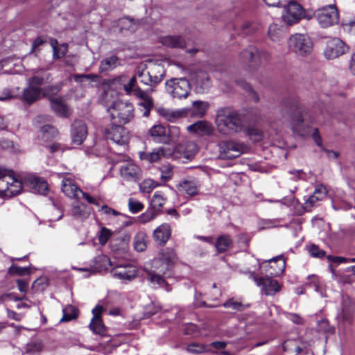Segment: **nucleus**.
Here are the masks:
<instances>
[{
    "mask_svg": "<svg viewBox=\"0 0 355 355\" xmlns=\"http://www.w3.org/2000/svg\"><path fill=\"white\" fill-rule=\"evenodd\" d=\"M118 58L116 55H112L102 60L99 65V72L103 73L113 69L117 65Z\"/></svg>",
    "mask_w": 355,
    "mask_h": 355,
    "instance_id": "39",
    "label": "nucleus"
},
{
    "mask_svg": "<svg viewBox=\"0 0 355 355\" xmlns=\"http://www.w3.org/2000/svg\"><path fill=\"white\" fill-rule=\"evenodd\" d=\"M347 50L348 47L342 40L339 38H333L327 41L324 55L326 58L333 60L345 53Z\"/></svg>",
    "mask_w": 355,
    "mask_h": 355,
    "instance_id": "17",
    "label": "nucleus"
},
{
    "mask_svg": "<svg viewBox=\"0 0 355 355\" xmlns=\"http://www.w3.org/2000/svg\"><path fill=\"white\" fill-rule=\"evenodd\" d=\"M137 77L141 83L147 86L155 87L154 82L151 79L152 76H150L148 71H146L145 69L138 71Z\"/></svg>",
    "mask_w": 355,
    "mask_h": 355,
    "instance_id": "44",
    "label": "nucleus"
},
{
    "mask_svg": "<svg viewBox=\"0 0 355 355\" xmlns=\"http://www.w3.org/2000/svg\"><path fill=\"white\" fill-rule=\"evenodd\" d=\"M190 155L185 150L184 146L179 144L175 148L159 147L154 149L151 153L141 152L139 153V157L142 160L153 163L159 161L162 157L164 158H185L189 159Z\"/></svg>",
    "mask_w": 355,
    "mask_h": 355,
    "instance_id": "4",
    "label": "nucleus"
},
{
    "mask_svg": "<svg viewBox=\"0 0 355 355\" xmlns=\"http://www.w3.org/2000/svg\"><path fill=\"white\" fill-rule=\"evenodd\" d=\"M148 72L155 86L162 81L165 76V71L161 65H154Z\"/></svg>",
    "mask_w": 355,
    "mask_h": 355,
    "instance_id": "40",
    "label": "nucleus"
},
{
    "mask_svg": "<svg viewBox=\"0 0 355 355\" xmlns=\"http://www.w3.org/2000/svg\"><path fill=\"white\" fill-rule=\"evenodd\" d=\"M245 132L246 135L248 136H249L251 139H252L254 141H256V142L261 141L263 137L262 131L258 128H246L245 130Z\"/></svg>",
    "mask_w": 355,
    "mask_h": 355,
    "instance_id": "50",
    "label": "nucleus"
},
{
    "mask_svg": "<svg viewBox=\"0 0 355 355\" xmlns=\"http://www.w3.org/2000/svg\"><path fill=\"white\" fill-rule=\"evenodd\" d=\"M65 173H58L59 178H62V192L70 198L80 199L79 193L81 189L74 183L73 180L65 177Z\"/></svg>",
    "mask_w": 355,
    "mask_h": 355,
    "instance_id": "21",
    "label": "nucleus"
},
{
    "mask_svg": "<svg viewBox=\"0 0 355 355\" xmlns=\"http://www.w3.org/2000/svg\"><path fill=\"white\" fill-rule=\"evenodd\" d=\"M166 89L173 98H186L190 91V84L184 78H172L166 83Z\"/></svg>",
    "mask_w": 355,
    "mask_h": 355,
    "instance_id": "12",
    "label": "nucleus"
},
{
    "mask_svg": "<svg viewBox=\"0 0 355 355\" xmlns=\"http://www.w3.org/2000/svg\"><path fill=\"white\" fill-rule=\"evenodd\" d=\"M71 135L73 143L80 145L87 135V127L81 120L75 121L71 125Z\"/></svg>",
    "mask_w": 355,
    "mask_h": 355,
    "instance_id": "22",
    "label": "nucleus"
},
{
    "mask_svg": "<svg viewBox=\"0 0 355 355\" xmlns=\"http://www.w3.org/2000/svg\"><path fill=\"white\" fill-rule=\"evenodd\" d=\"M309 253L312 257L322 258L325 256V251L320 249L315 245H311L309 248Z\"/></svg>",
    "mask_w": 355,
    "mask_h": 355,
    "instance_id": "63",
    "label": "nucleus"
},
{
    "mask_svg": "<svg viewBox=\"0 0 355 355\" xmlns=\"http://www.w3.org/2000/svg\"><path fill=\"white\" fill-rule=\"evenodd\" d=\"M117 26L119 28V32L121 33H124L125 31L133 33L137 28L135 21L129 17H123L119 19Z\"/></svg>",
    "mask_w": 355,
    "mask_h": 355,
    "instance_id": "34",
    "label": "nucleus"
},
{
    "mask_svg": "<svg viewBox=\"0 0 355 355\" xmlns=\"http://www.w3.org/2000/svg\"><path fill=\"white\" fill-rule=\"evenodd\" d=\"M302 18L310 19L311 16L306 15L302 6L295 1H291L284 7L283 21L288 25H293Z\"/></svg>",
    "mask_w": 355,
    "mask_h": 355,
    "instance_id": "11",
    "label": "nucleus"
},
{
    "mask_svg": "<svg viewBox=\"0 0 355 355\" xmlns=\"http://www.w3.org/2000/svg\"><path fill=\"white\" fill-rule=\"evenodd\" d=\"M137 96L141 99L139 105L144 108L143 116L147 117L149 116L150 110L153 107V100L146 92L141 89H137Z\"/></svg>",
    "mask_w": 355,
    "mask_h": 355,
    "instance_id": "30",
    "label": "nucleus"
},
{
    "mask_svg": "<svg viewBox=\"0 0 355 355\" xmlns=\"http://www.w3.org/2000/svg\"><path fill=\"white\" fill-rule=\"evenodd\" d=\"M161 43L171 48L183 49L185 47L186 42L184 39L178 35H168L160 39Z\"/></svg>",
    "mask_w": 355,
    "mask_h": 355,
    "instance_id": "31",
    "label": "nucleus"
},
{
    "mask_svg": "<svg viewBox=\"0 0 355 355\" xmlns=\"http://www.w3.org/2000/svg\"><path fill=\"white\" fill-rule=\"evenodd\" d=\"M317 330L319 332H323L329 334H333L334 333V327L331 326L329 321L325 318L318 321Z\"/></svg>",
    "mask_w": 355,
    "mask_h": 355,
    "instance_id": "45",
    "label": "nucleus"
},
{
    "mask_svg": "<svg viewBox=\"0 0 355 355\" xmlns=\"http://www.w3.org/2000/svg\"><path fill=\"white\" fill-rule=\"evenodd\" d=\"M158 184L153 180H146L142 182L140 186L143 192L150 193L153 189L157 187Z\"/></svg>",
    "mask_w": 355,
    "mask_h": 355,
    "instance_id": "60",
    "label": "nucleus"
},
{
    "mask_svg": "<svg viewBox=\"0 0 355 355\" xmlns=\"http://www.w3.org/2000/svg\"><path fill=\"white\" fill-rule=\"evenodd\" d=\"M318 23L322 28H327L338 22V12L335 6L330 5L316 11Z\"/></svg>",
    "mask_w": 355,
    "mask_h": 355,
    "instance_id": "13",
    "label": "nucleus"
},
{
    "mask_svg": "<svg viewBox=\"0 0 355 355\" xmlns=\"http://www.w3.org/2000/svg\"><path fill=\"white\" fill-rule=\"evenodd\" d=\"M67 52V44H62L56 49H54V51H53V58L54 59H60L62 57H64Z\"/></svg>",
    "mask_w": 355,
    "mask_h": 355,
    "instance_id": "61",
    "label": "nucleus"
},
{
    "mask_svg": "<svg viewBox=\"0 0 355 355\" xmlns=\"http://www.w3.org/2000/svg\"><path fill=\"white\" fill-rule=\"evenodd\" d=\"M215 123L218 131L226 136L240 132L244 128L240 115L231 107H223L218 109Z\"/></svg>",
    "mask_w": 355,
    "mask_h": 355,
    "instance_id": "3",
    "label": "nucleus"
},
{
    "mask_svg": "<svg viewBox=\"0 0 355 355\" xmlns=\"http://www.w3.org/2000/svg\"><path fill=\"white\" fill-rule=\"evenodd\" d=\"M160 307L159 305L155 304L153 302H151L147 304L144 308V315L147 318L152 316L159 311Z\"/></svg>",
    "mask_w": 355,
    "mask_h": 355,
    "instance_id": "57",
    "label": "nucleus"
},
{
    "mask_svg": "<svg viewBox=\"0 0 355 355\" xmlns=\"http://www.w3.org/2000/svg\"><path fill=\"white\" fill-rule=\"evenodd\" d=\"M98 76L95 74H76L73 79L76 83H83L85 81L94 82L97 80Z\"/></svg>",
    "mask_w": 355,
    "mask_h": 355,
    "instance_id": "56",
    "label": "nucleus"
},
{
    "mask_svg": "<svg viewBox=\"0 0 355 355\" xmlns=\"http://www.w3.org/2000/svg\"><path fill=\"white\" fill-rule=\"evenodd\" d=\"M26 184L35 192L44 195L48 189V184L43 178L30 175L25 179Z\"/></svg>",
    "mask_w": 355,
    "mask_h": 355,
    "instance_id": "25",
    "label": "nucleus"
},
{
    "mask_svg": "<svg viewBox=\"0 0 355 355\" xmlns=\"http://www.w3.org/2000/svg\"><path fill=\"white\" fill-rule=\"evenodd\" d=\"M21 189L22 183L12 171L0 168V197L11 198L19 194Z\"/></svg>",
    "mask_w": 355,
    "mask_h": 355,
    "instance_id": "5",
    "label": "nucleus"
},
{
    "mask_svg": "<svg viewBox=\"0 0 355 355\" xmlns=\"http://www.w3.org/2000/svg\"><path fill=\"white\" fill-rule=\"evenodd\" d=\"M42 349V345L40 341H32L28 343L26 346V352L27 354H33L40 352Z\"/></svg>",
    "mask_w": 355,
    "mask_h": 355,
    "instance_id": "51",
    "label": "nucleus"
},
{
    "mask_svg": "<svg viewBox=\"0 0 355 355\" xmlns=\"http://www.w3.org/2000/svg\"><path fill=\"white\" fill-rule=\"evenodd\" d=\"M187 130L200 135H211L214 132V128L211 123L207 121H199L189 125Z\"/></svg>",
    "mask_w": 355,
    "mask_h": 355,
    "instance_id": "27",
    "label": "nucleus"
},
{
    "mask_svg": "<svg viewBox=\"0 0 355 355\" xmlns=\"http://www.w3.org/2000/svg\"><path fill=\"white\" fill-rule=\"evenodd\" d=\"M41 132L44 135H46L47 138L53 137L57 134L55 128L49 125L42 126L41 128Z\"/></svg>",
    "mask_w": 355,
    "mask_h": 355,
    "instance_id": "64",
    "label": "nucleus"
},
{
    "mask_svg": "<svg viewBox=\"0 0 355 355\" xmlns=\"http://www.w3.org/2000/svg\"><path fill=\"white\" fill-rule=\"evenodd\" d=\"M44 78L34 76L28 79V85L24 89L21 100L31 105L43 96V90L41 87L44 83Z\"/></svg>",
    "mask_w": 355,
    "mask_h": 355,
    "instance_id": "9",
    "label": "nucleus"
},
{
    "mask_svg": "<svg viewBox=\"0 0 355 355\" xmlns=\"http://www.w3.org/2000/svg\"><path fill=\"white\" fill-rule=\"evenodd\" d=\"M209 107V103L207 101H195L192 103L191 114L202 118L203 117Z\"/></svg>",
    "mask_w": 355,
    "mask_h": 355,
    "instance_id": "32",
    "label": "nucleus"
},
{
    "mask_svg": "<svg viewBox=\"0 0 355 355\" xmlns=\"http://www.w3.org/2000/svg\"><path fill=\"white\" fill-rule=\"evenodd\" d=\"M196 89L199 93H204L208 90L211 86L209 76L205 71H199L196 73L193 78Z\"/></svg>",
    "mask_w": 355,
    "mask_h": 355,
    "instance_id": "26",
    "label": "nucleus"
},
{
    "mask_svg": "<svg viewBox=\"0 0 355 355\" xmlns=\"http://www.w3.org/2000/svg\"><path fill=\"white\" fill-rule=\"evenodd\" d=\"M326 196V188L321 184L317 185L313 193L306 200L304 203L305 208L306 209H311L312 207L316 206L317 202L324 199Z\"/></svg>",
    "mask_w": 355,
    "mask_h": 355,
    "instance_id": "28",
    "label": "nucleus"
},
{
    "mask_svg": "<svg viewBox=\"0 0 355 355\" xmlns=\"http://www.w3.org/2000/svg\"><path fill=\"white\" fill-rule=\"evenodd\" d=\"M158 214L155 210L148 207L146 212L139 216L138 220L141 223H146L155 219Z\"/></svg>",
    "mask_w": 355,
    "mask_h": 355,
    "instance_id": "47",
    "label": "nucleus"
},
{
    "mask_svg": "<svg viewBox=\"0 0 355 355\" xmlns=\"http://www.w3.org/2000/svg\"><path fill=\"white\" fill-rule=\"evenodd\" d=\"M112 233L111 231L105 227H103L100 232L99 236H98V241L100 244L105 245L109 238L110 237Z\"/></svg>",
    "mask_w": 355,
    "mask_h": 355,
    "instance_id": "62",
    "label": "nucleus"
},
{
    "mask_svg": "<svg viewBox=\"0 0 355 355\" xmlns=\"http://www.w3.org/2000/svg\"><path fill=\"white\" fill-rule=\"evenodd\" d=\"M282 114H288L293 131L304 135L314 123L307 110L297 99L285 100L282 103Z\"/></svg>",
    "mask_w": 355,
    "mask_h": 355,
    "instance_id": "2",
    "label": "nucleus"
},
{
    "mask_svg": "<svg viewBox=\"0 0 355 355\" xmlns=\"http://www.w3.org/2000/svg\"><path fill=\"white\" fill-rule=\"evenodd\" d=\"M218 157L221 159H232L239 157L248 150L244 143L234 140L221 141L218 143Z\"/></svg>",
    "mask_w": 355,
    "mask_h": 355,
    "instance_id": "10",
    "label": "nucleus"
},
{
    "mask_svg": "<svg viewBox=\"0 0 355 355\" xmlns=\"http://www.w3.org/2000/svg\"><path fill=\"white\" fill-rule=\"evenodd\" d=\"M89 213L86 210L85 204H74L71 209V215L77 219H84L88 217Z\"/></svg>",
    "mask_w": 355,
    "mask_h": 355,
    "instance_id": "42",
    "label": "nucleus"
},
{
    "mask_svg": "<svg viewBox=\"0 0 355 355\" xmlns=\"http://www.w3.org/2000/svg\"><path fill=\"white\" fill-rule=\"evenodd\" d=\"M166 201V198L164 196V193L162 191H156L150 200L149 207L159 214Z\"/></svg>",
    "mask_w": 355,
    "mask_h": 355,
    "instance_id": "35",
    "label": "nucleus"
},
{
    "mask_svg": "<svg viewBox=\"0 0 355 355\" xmlns=\"http://www.w3.org/2000/svg\"><path fill=\"white\" fill-rule=\"evenodd\" d=\"M104 308L101 305H96L92 310L93 318L89 323V329L97 335L103 337L106 335V327L104 325L101 313Z\"/></svg>",
    "mask_w": 355,
    "mask_h": 355,
    "instance_id": "19",
    "label": "nucleus"
},
{
    "mask_svg": "<svg viewBox=\"0 0 355 355\" xmlns=\"http://www.w3.org/2000/svg\"><path fill=\"white\" fill-rule=\"evenodd\" d=\"M268 34L272 41L278 42L284 37V33L280 26L276 24H272L269 26Z\"/></svg>",
    "mask_w": 355,
    "mask_h": 355,
    "instance_id": "41",
    "label": "nucleus"
},
{
    "mask_svg": "<svg viewBox=\"0 0 355 355\" xmlns=\"http://www.w3.org/2000/svg\"><path fill=\"white\" fill-rule=\"evenodd\" d=\"M239 60L252 69H257L263 62L270 60V55L265 51H259L256 46L250 45L239 54Z\"/></svg>",
    "mask_w": 355,
    "mask_h": 355,
    "instance_id": "7",
    "label": "nucleus"
},
{
    "mask_svg": "<svg viewBox=\"0 0 355 355\" xmlns=\"http://www.w3.org/2000/svg\"><path fill=\"white\" fill-rule=\"evenodd\" d=\"M63 316L60 320L61 322H68L76 319L78 317V309L72 306L68 305L63 309Z\"/></svg>",
    "mask_w": 355,
    "mask_h": 355,
    "instance_id": "43",
    "label": "nucleus"
},
{
    "mask_svg": "<svg viewBox=\"0 0 355 355\" xmlns=\"http://www.w3.org/2000/svg\"><path fill=\"white\" fill-rule=\"evenodd\" d=\"M121 176L128 182H138L142 178L140 167L132 162H127L120 168Z\"/></svg>",
    "mask_w": 355,
    "mask_h": 355,
    "instance_id": "18",
    "label": "nucleus"
},
{
    "mask_svg": "<svg viewBox=\"0 0 355 355\" xmlns=\"http://www.w3.org/2000/svg\"><path fill=\"white\" fill-rule=\"evenodd\" d=\"M178 260L175 250L170 248L162 249L158 254V257L153 259L152 266L156 272H150L148 279L153 284H157L160 287L165 288L167 291L171 290L168 284L162 275L170 276V270Z\"/></svg>",
    "mask_w": 355,
    "mask_h": 355,
    "instance_id": "1",
    "label": "nucleus"
},
{
    "mask_svg": "<svg viewBox=\"0 0 355 355\" xmlns=\"http://www.w3.org/2000/svg\"><path fill=\"white\" fill-rule=\"evenodd\" d=\"M236 83L240 87L243 88V89L246 90L247 92H249L252 96V98L254 99V101L255 102H257L259 101V97H258L257 93L252 89L251 86L248 83H246L245 80H236Z\"/></svg>",
    "mask_w": 355,
    "mask_h": 355,
    "instance_id": "53",
    "label": "nucleus"
},
{
    "mask_svg": "<svg viewBox=\"0 0 355 355\" xmlns=\"http://www.w3.org/2000/svg\"><path fill=\"white\" fill-rule=\"evenodd\" d=\"M49 102L52 110L61 117H69L71 114V109L64 103L62 97L49 98Z\"/></svg>",
    "mask_w": 355,
    "mask_h": 355,
    "instance_id": "23",
    "label": "nucleus"
},
{
    "mask_svg": "<svg viewBox=\"0 0 355 355\" xmlns=\"http://www.w3.org/2000/svg\"><path fill=\"white\" fill-rule=\"evenodd\" d=\"M63 86V83L60 82L55 85H48L42 88L43 96L45 97L48 95L56 94L59 92Z\"/></svg>",
    "mask_w": 355,
    "mask_h": 355,
    "instance_id": "49",
    "label": "nucleus"
},
{
    "mask_svg": "<svg viewBox=\"0 0 355 355\" xmlns=\"http://www.w3.org/2000/svg\"><path fill=\"white\" fill-rule=\"evenodd\" d=\"M289 50L298 56L309 55L313 50V42L309 36L305 34L292 35L288 41Z\"/></svg>",
    "mask_w": 355,
    "mask_h": 355,
    "instance_id": "8",
    "label": "nucleus"
},
{
    "mask_svg": "<svg viewBox=\"0 0 355 355\" xmlns=\"http://www.w3.org/2000/svg\"><path fill=\"white\" fill-rule=\"evenodd\" d=\"M137 77L133 76L130 79L129 82L127 84L123 85V89L128 94L133 93L135 96H137V89H141L137 86Z\"/></svg>",
    "mask_w": 355,
    "mask_h": 355,
    "instance_id": "46",
    "label": "nucleus"
},
{
    "mask_svg": "<svg viewBox=\"0 0 355 355\" xmlns=\"http://www.w3.org/2000/svg\"><path fill=\"white\" fill-rule=\"evenodd\" d=\"M171 235V227L168 223H163L158 226L153 233V237L156 243L163 246L168 241Z\"/></svg>",
    "mask_w": 355,
    "mask_h": 355,
    "instance_id": "24",
    "label": "nucleus"
},
{
    "mask_svg": "<svg viewBox=\"0 0 355 355\" xmlns=\"http://www.w3.org/2000/svg\"><path fill=\"white\" fill-rule=\"evenodd\" d=\"M177 188L180 192H184L190 196H194L198 193L200 184L196 181L184 180L179 182Z\"/></svg>",
    "mask_w": 355,
    "mask_h": 355,
    "instance_id": "29",
    "label": "nucleus"
},
{
    "mask_svg": "<svg viewBox=\"0 0 355 355\" xmlns=\"http://www.w3.org/2000/svg\"><path fill=\"white\" fill-rule=\"evenodd\" d=\"M148 237L146 233L139 232L134 237V248L137 252L144 251L148 245Z\"/></svg>",
    "mask_w": 355,
    "mask_h": 355,
    "instance_id": "37",
    "label": "nucleus"
},
{
    "mask_svg": "<svg viewBox=\"0 0 355 355\" xmlns=\"http://www.w3.org/2000/svg\"><path fill=\"white\" fill-rule=\"evenodd\" d=\"M113 124L125 125L134 118L133 105L122 101H114L107 109Z\"/></svg>",
    "mask_w": 355,
    "mask_h": 355,
    "instance_id": "6",
    "label": "nucleus"
},
{
    "mask_svg": "<svg viewBox=\"0 0 355 355\" xmlns=\"http://www.w3.org/2000/svg\"><path fill=\"white\" fill-rule=\"evenodd\" d=\"M28 272L29 269L28 268H22L15 265H12L8 269V273L10 275L23 276Z\"/></svg>",
    "mask_w": 355,
    "mask_h": 355,
    "instance_id": "59",
    "label": "nucleus"
},
{
    "mask_svg": "<svg viewBox=\"0 0 355 355\" xmlns=\"http://www.w3.org/2000/svg\"><path fill=\"white\" fill-rule=\"evenodd\" d=\"M110 274L113 277L123 281H131L137 276L135 268L131 265L117 266L112 268Z\"/></svg>",
    "mask_w": 355,
    "mask_h": 355,
    "instance_id": "20",
    "label": "nucleus"
},
{
    "mask_svg": "<svg viewBox=\"0 0 355 355\" xmlns=\"http://www.w3.org/2000/svg\"><path fill=\"white\" fill-rule=\"evenodd\" d=\"M107 139H110L116 144L123 145L127 143L128 132L123 124H113L105 130Z\"/></svg>",
    "mask_w": 355,
    "mask_h": 355,
    "instance_id": "16",
    "label": "nucleus"
},
{
    "mask_svg": "<svg viewBox=\"0 0 355 355\" xmlns=\"http://www.w3.org/2000/svg\"><path fill=\"white\" fill-rule=\"evenodd\" d=\"M286 267V261L283 255L273 257L268 261H263L261 265V270H264L266 276L277 277L282 275Z\"/></svg>",
    "mask_w": 355,
    "mask_h": 355,
    "instance_id": "14",
    "label": "nucleus"
},
{
    "mask_svg": "<svg viewBox=\"0 0 355 355\" xmlns=\"http://www.w3.org/2000/svg\"><path fill=\"white\" fill-rule=\"evenodd\" d=\"M187 350L190 353H202L206 351V345L203 344L193 343L188 345Z\"/></svg>",
    "mask_w": 355,
    "mask_h": 355,
    "instance_id": "58",
    "label": "nucleus"
},
{
    "mask_svg": "<svg viewBox=\"0 0 355 355\" xmlns=\"http://www.w3.org/2000/svg\"><path fill=\"white\" fill-rule=\"evenodd\" d=\"M160 114L167 121H173L180 117V114L178 112L170 111L166 109L159 110Z\"/></svg>",
    "mask_w": 355,
    "mask_h": 355,
    "instance_id": "54",
    "label": "nucleus"
},
{
    "mask_svg": "<svg viewBox=\"0 0 355 355\" xmlns=\"http://www.w3.org/2000/svg\"><path fill=\"white\" fill-rule=\"evenodd\" d=\"M243 35H248L253 33L257 30V25L254 22L245 21L241 25Z\"/></svg>",
    "mask_w": 355,
    "mask_h": 355,
    "instance_id": "52",
    "label": "nucleus"
},
{
    "mask_svg": "<svg viewBox=\"0 0 355 355\" xmlns=\"http://www.w3.org/2000/svg\"><path fill=\"white\" fill-rule=\"evenodd\" d=\"M166 139L165 144L178 143L180 138V128L175 125H169L168 128V131L166 132Z\"/></svg>",
    "mask_w": 355,
    "mask_h": 355,
    "instance_id": "38",
    "label": "nucleus"
},
{
    "mask_svg": "<svg viewBox=\"0 0 355 355\" xmlns=\"http://www.w3.org/2000/svg\"><path fill=\"white\" fill-rule=\"evenodd\" d=\"M128 207L130 211L133 213H137L144 209V205L137 200L130 198L128 200Z\"/></svg>",
    "mask_w": 355,
    "mask_h": 355,
    "instance_id": "55",
    "label": "nucleus"
},
{
    "mask_svg": "<svg viewBox=\"0 0 355 355\" xmlns=\"http://www.w3.org/2000/svg\"><path fill=\"white\" fill-rule=\"evenodd\" d=\"M161 179L167 182L171 179L173 175V166L171 164H165L161 166Z\"/></svg>",
    "mask_w": 355,
    "mask_h": 355,
    "instance_id": "48",
    "label": "nucleus"
},
{
    "mask_svg": "<svg viewBox=\"0 0 355 355\" xmlns=\"http://www.w3.org/2000/svg\"><path fill=\"white\" fill-rule=\"evenodd\" d=\"M232 245V239L230 235L223 234L218 236L214 243L219 253L225 252Z\"/></svg>",
    "mask_w": 355,
    "mask_h": 355,
    "instance_id": "36",
    "label": "nucleus"
},
{
    "mask_svg": "<svg viewBox=\"0 0 355 355\" xmlns=\"http://www.w3.org/2000/svg\"><path fill=\"white\" fill-rule=\"evenodd\" d=\"M166 128L162 125H155L149 130L150 137L157 142L165 144Z\"/></svg>",
    "mask_w": 355,
    "mask_h": 355,
    "instance_id": "33",
    "label": "nucleus"
},
{
    "mask_svg": "<svg viewBox=\"0 0 355 355\" xmlns=\"http://www.w3.org/2000/svg\"><path fill=\"white\" fill-rule=\"evenodd\" d=\"M249 275L258 286L261 287V291L266 295H273L281 289L278 282L270 276L257 277L254 272H250Z\"/></svg>",
    "mask_w": 355,
    "mask_h": 355,
    "instance_id": "15",
    "label": "nucleus"
}]
</instances>
